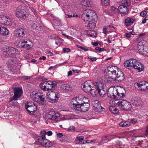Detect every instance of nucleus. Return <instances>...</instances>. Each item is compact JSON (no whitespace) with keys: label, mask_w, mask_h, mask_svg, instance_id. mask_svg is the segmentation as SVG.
I'll return each instance as SVG.
<instances>
[{"label":"nucleus","mask_w":148,"mask_h":148,"mask_svg":"<svg viewBox=\"0 0 148 148\" xmlns=\"http://www.w3.org/2000/svg\"><path fill=\"white\" fill-rule=\"evenodd\" d=\"M104 84L100 82L93 83L92 86L82 88L84 91L87 93H90L92 95H96L98 94L101 97H103L106 93L104 89Z\"/></svg>","instance_id":"obj_1"},{"label":"nucleus","mask_w":148,"mask_h":148,"mask_svg":"<svg viewBox=\"0 0 148 148\" xmlns=\"http://www.w3.org/2000/svg\"><path fill=\"white\" fill-rule=\"evenodd\" d=\"M124 65L125 67L128 69L130 68V67H132L137 69L139 72L142 71L144 68L143 65L135 59H131L126 60L124 63Z\"/></svg>","instance_id":"obj_2"},{"label":"nucleus","mask_w":148,"mask_h":148,"mask_svg":"<svg viewBox=\"0 0 148 148\" xmlns=\"http://www.w3.org/2000/svg\"><path fill=\"white\" fill-rule=\"evenodd\" d=\"M15 58L9 59L7 61L6 64L9 69L12 73H16V71L20 67V63H18Z\"/></svg>","instance_id":"obj_3"},{"label":"nucleus","mask_w":148,"mask_h":148,"mask_svg":"<svg viewBox=\"0 0 148 148\" xmlns=\"http://www.w3.org/2000/svg\"><path fill=\"white\" fill-rule=\"evenodd\" d=\"M82 18L84 21L90 20H97L96 13L94 11L90 10H86L84 11L82 15Z\"/></svg>","instance_id":"obj_4"},{"label":"nucleus","mask_w":148,"mask_h":148,"mask_svg":"<svg viewBox=\"0 0 148 148\" xmlns=\"http://www.w3.org/2000/svg\"><path fill=\"white\" fill-rule=\"evenodd\" d=\"M3 51L4 52V54L8 56L14 58L17 54L19 53L18 50L12 47L8 46H4L3 47Z\"/></svg>","instance_id":"obj_5"},{"label":"nucleus","mask_w":148,"mask_h":148,"mask_svg":"<svg viewBox=\"0 0 148 148\" xmlns=\"http://www.w3.org/2000/svg\"><path fill=\"white\" fill-rule=\"evenodd\" d=\"M116 106H118L122 109L125 111H130L132 108L131 105L128 101L120 100L115 102Z\"/></svg>","instance_id":"obj_6"},{"label":"nucleus","mask_w":148,"mask_h":148,"mask_svg":"<svg viewBox=\"0 0 148 148\" xmlns=\"http://www.w3.org/2000/svg\"><path fill=\"white\" fill-rule=\"evenodd\" d=\"M38 93L33 92L31 94V98L35 101L42 105L45 103V96L43 95H39Z\"/></svg>","instance_id":"obj_7"},{"label":"nucleus","mask_w":148,"mask_h":148,"mask_svg":"<svg viewBox=\"0 0 148 148\" xmlns=\"http://www.w3.org/2000/svg\"><path fill=\"white\" fill-rule=\"evenodd\" d=\"M56 86V83L55 82H53L51 81L45 82L40 84V87L41 88L45 91L51 90L52 88L55 87Z\"/></svg>","instance_id":"obj_8"},{"label":"nucleus","mask_w":148,"mask_h":148,"mask_svg":"<svg viewBox=\"0 0 148 148\" xmlns=\"http://www.w3.org/2000/svg\"><path fill=\"white\" fill-rule=\"evenodd\" d=\"M134 86L138 90L143 91L148 89V82L143 81L134 84Z\"/></svg>","instance_id":"obj_9"},{"label":"nucleus","mask_w":148,"mask_h":148,"mask_svg":"<svg viewBox=\"0 0 148 148\" xmlns=\"http://www.w3.org/2000/svg\"><path fill=\"white\" fill-rule=\"evenodd\" d=\"M59 97V93L57 92H48L47 95V100L50 102L53 103L58 100Z\"/></svg>","instance_id":"obj_10"},{"label":"nucleus","mask_w":148,"mask_h":148,"mask_svg":"<svg viewBox=\"0 0 148 148\" xmlns=\"http://www.w3.org/2000/svg\"><path fill=\"white\" fill-rule=\"evenodd\" d=\"M38 143L43 147H51L52 146V143L48 140L46 138H42L40 136L36 138Z\"/></svg>","instance_id":"obj_11"},{"label":"nucleus","mask_w":148,"mask_h":148,"mask_svg":"<svg viewBox=\"0 0 148 148\" xmlns=\"http://www.w3.org/2000/svg\"><path fill=\"white\" fill-rule=\"evenodd\" d=\"M111 78L113 81H121L124 79V77L123 73L121 71H116V73L114 76H111Z\"/></svg>","instance_id":"obj_12"},{"label":"nucleus","mask_w":148,"mask_h":148,"mask_svg":"<svg viewBox=\"0 0 148 148\" xmlns=\"http://www.w3.org/2000/svg\"><path fill=\"white\" fill-rule=\"evenodd\" d=\"M117 93L116 87H111L108 90L107 95L111 98L114 99L118 98Z\"/></svg>","instance_id":"obj_13"},{"label":"nucleus","mask_w":148,"mask_h":148,"mask_svg":"<svg viewBox=\"0 0 148 148\" xmlns=\"http://www.w3.org/2000/svg\"><path fill=\"white\" fill-rule=\"evenodd\" d=\"M14 94L13 96V99L16 100L17 99L20 98L22 94V88L20 87H16L14 90Z\"/></svg>","instance_id":"obj_14"},{"label":"nucleus","mask_w":148,"mask_h":148,"mask_svg":"<svg viewBox=\"0 0 148 148\" xmlns=\"http://www.w3.org/2000/svg\"><path fill=\"white\" fill-rule=\"evenodd\" d=\"M47 116L48 119L51 120H54L60 116V114L56 112L51 111L48 113Z\"/></svg>","instance_id":"obj_15"},{"label":"nucleus","mask_w":148,"mask_h":148,"mask_svg":"<svg viewBox=\"0 0 148 148\" xmlns=\"http://www.w3.org/2000/svg\"><path fill=\"white\" fill-rule=\"evenodd\" d=\"M146 45H147L146 41L144 40H141L139 42L138 44L137 47L139 52L141 54H145L143 51L145 46Z\"/></svg>","instance_id":"obj_16"},{"label":"nucleus","mask_w":148,"mask_h":148,"mask_svg":"<svg viewBox=\"0 0 148 148\" xmlns=\"http://www.w3.org/2000/svg\"><path fill=\"white\" fill-rule=\"evenodd\" d=\"M93 106L96 112H101L105 110L104 108L101 106L100 102L98 101H95Z\"/></svg>","instance_id":"obj_17"},{"label":"nucleus","mask_w":148,"mask_h":148,"mask_svg":"<svg viewBox=\"0 0 148 148\" xmlns=\"http://www.w3.org/2000/svg\"><path fill=\"white\" fill-rule=\"evenodd\" d=\"M118 12L120 13L124 14H127L128 13V9L125 5H121L118 8Z\"/></svg>","instance_id":"obj_18"},{"label":"nucleus","mask_w":148,"mask_h":148,"mask_svg":"<svg viewBox=\"0 0 148 148\" xmlns=\"http://www.w3.org/2000/svg\"><path fill=\"white\" fill-rule=\"evenodd\" d=\"M10 19L7 16L2 15L0 16V21L3 24L6 26L9 25L10 23Z\"/></svg>","instance_id":"obj_19"},{"label":"nucleus","mask_w":148,"mask_h":148,"mask_svg":"<svg viewBox=\"0 0 148 148\" xmlns=\"http://www.w3.org/2000/svg\"><path fill=\"white\" fill-rule=\"evenodd\" d=\"M97 20H90V19L88 21H86L85 23V26L89 28L93 29L96 26V23Z\"/></svg>","instance_id":"obj_20"},{"label":"nucleus","mask_w":148,"mask_h":148,"mask_svg":"<svg viewBox=\"0 0 148 148\" xmlns=\"http://www.w3.org/2000/svg\"><path fill=\"white\" fill-rule=\"evenodd\" d=\"M26 32V29L22 28H19L14 32L16 36L18 37H23Z\"/></svg>","instance_id":"obj_21"},{"label":"nucleus","mask_w":148,"mask_h":148,"mask_svg":"<svg viewBox=\"0 0 148 148\" xmlns=\"http://www.w3.org/2000/svg\"><path fill=\"white\" fill-rule=\"evenodd\" d=\"M118 97H123L125 96L124 94L125 90L123 87L119 86L116 87Z\"/></svg>","instance_id":"obj_22"},{"label":"nucleus","mask_w":148,"mask_h":148,"mask_svg":"<svg viewBox=\"0 0 148 148\" xmlns=\"http://www.w3.org/2000/svg\"><path fill=\"white\" fill-rule=\"evenodd\" d=\"M132 104L137 106H141L143 104L141 100L137 97L133 98L132 100Z\"/></svg>","instance_id":"obj_23"},{"label":"nucleus","mask_w":148,"mask_h":148,"mask_svg":"<svg viewBox=\"0 0 148 148\" xmlns=\"http://www.w3.org/2000/svg\"><path fill=\"white\" fill-rule=\"evenodd\" d=\"M135 19L130 17H127L125 20V25L126 26H131L135 21Z\"/></svg>","instance_id":"obj_24"},{"label":"nucleus","mask_w":148,"mask_h":148,"mask_svg":"<svg viewBox=\"0 0 148 148\" xmlns=\"http://www.w3.org/2000/svg\"><path fill=\"white\" fill-rule=\"evenodd\" d=\"M37 106L34 104L29 107L27 110L30 114H34L35 112L37 110Z\"/></svg>","instance_id":"obj_25"},{"label":"nucleus","mask_w":148,"mask_h":148,"mask_svg":"<svg viewBox=\"0 0 148 148\" xmlns=\"http://www.w3.org/2000/svg\"><path fill=\"white\" fill-rule=\"evenodd\" d=\"M108 70L109 74H110V73H111L112 75L111 76H114L115 74L116 73V71H118V70L116 68L113 66L108 67Z\"/></svg>","instance_id":"obj_26"},{"label":"nucleus","mask_w":148,"mask_h":148,"mask_svg":"<svg viewBox=\"0 0 148 148\" xmlns=\"http://www.w3.org/2000/svg\"><path fill=\"white\" fill-rule=\"evenodd\" d=\"M61 88L63 92L71 91L72 90V87L70 85L66 84L62 85L61 86Z\"/></svg>","instance_id":"obj_27"},{"label":"nucleus","mask_w":148,"mask_h":148,"mask_svg":"<svg viewBox=\"0 0 148 148\" xmlns=\"http://www.w3.org/2000/svg\"><path fill=\"white\" fill-rule=\"evenodd\" d=\"M26 13L25 10H23V11L20 12L16 13V15L17 17L25 18L26 17Z\"/></svg>","instance_id":"obj_28"},{"label":"nucleus","mask_w":148,"mask_h":148,"mask_svg":"<svg viewBox=\"0 0 148 148\" xmlns=\"http://www.w3.org/2000/svg\"><path fill=\"white\" fill-rule=\"evenodd\" d=\"M110 112L113 114H118L119 111L118 109L114 106H110L109 108Z\"/></svg>","instance_id":"obj_29"},{"label":"nucleus","mask_w":148,"mask_h":148,"mask_svg":"<svg viewBox=\"0 0 148 148\" xmlns=\"http://www.w3.org/2000/svg\"><path fill=\"white\" fill-rule=\"evenodd\" d=\"M83 97L82 95H78L75 98L73 99V100H75L76 102V103H79V104H82L83 103V100H82Z\"/></svg>","instance_id":"obj_30"},{"label":"nucleus","mask_w":148,"mask_h":148,"mask_svg":"<svg viewBox=\"0 0 148 148\" xmlns=\"http://www.w3.org/2000/svg\"><path fill=\"white\" fill-rule=\"evenodd\" d=\"M90 105L89 103L81 104V112H85L88 110V108L90 107Z\"/></svg>","instance_id":"obj_31"},{"label":"nucleus","mask_w":148,"mask_h":148,"mask_svg":"<svg viewBox=\"0 0 148 148\" xmlns=\"http://www.w3.org/2000/svg\"><path fill=\"white\" fill-rule=\"evenodd\" d=\"M21 47L25 48L26 49H29L30 47V45L27 44V42L25 40H23L21 41Z\"/></svg>","instance_id":"obj_32"},{"label":"nucleus","mask_w":148,"mask_h":148,"mask_svg":"<svg viewBox=\"0 0 148 148\" xmlns=\"http://www.w3.org/2000/svg\"><path fill=\"white\" fill-rule=\"evenodd\" d=\"M9 33L8 29L4 27H2L1 29H0V34L3 35H8Z\"/></svg>","instance_id":"obj_33"},{"label":"nucleus","mask_w":148,"mask_h":148,"mask_svg":"<svg viewBox=\"0 0 148 148\" xmlns=\"http://www.w3.org/2000/svg\"><path fill=\"white\" fill-rule=\"evenodd\" d=\"M90 0H82L80 2V4L85 6L89 7L90 5Z\"/></svg>","instance_id":"obj_34"},{"label":"nucleus","mask_w":148,"mask_h":148,"mask_svg":"<svg viewBox=\"0 0 148 148\" xmlns=\"http://www.w3.org/2000/svg\"><path fill=\"white\" fill-rule=\"evenodd\" d=\"M73 105L74 108L75 110L81 111V104L75 103H74Z\"/></svg>","instance_id":"obj_35"},{"label":"nucleus","mask_w":148,"mask_h":148,"mask_svg":"<svg viewBox=\"0 0 148 148\" xmlns=\"http://www.w3.org/2000/svg\"><path fill=\"white\" fill-rule=\"evenodd\" d=\"M130 123L129 122L126 121L121 122L119 124V125L122 127H127L130 126Z\"/></svg>","instance_id":"obj_36"},{"label":"nucleus","mask_w":148,"mask_h":148,"mask_svg":"<svg viewBox=\"0 0 148 148\" xmlns=\"http://www.w3.org/2000/svg\"><path fill=\"white\" fill-rule=\"evenodd\" d=\"M92 81L90 80H88L87 81L85 82L83 85V87L84 88L88 86H92Z\"/></svg>","instance_id":"obj_37"},{"label":"nucleus","mask_w":148,"mask_h":148,"mask_svg":"<svg viewBox=\"0 0 148 148\" xmlns=\"http://www.w3.org/2000/svg\"><path fill=\"white\" fill-rule=\"evenodd\" d=\"M48 37L49 39H54L55 40H57L58 39H60L61 41H62V38H60L58 36H56L54 35H52L51 34H49L48 35Z\"/></svg>","instance_id":"obj_38"},{"label":"nucleus","mask_w":148,"mask_h":148,"mask_svg":"<svg viewBox=\"0 0 148 148\" xmlns=\"http://www.w3.org/2000/svg\"><path fill=\"white\" fill-rule=\"evenodd\" d=\"M101 3L104 6H108L110 4V1L109 0H101Z\"/></svg>","instance_id":"obj_39"},{"label":"nucleus","mask_w":148,"mask_h":148,"mask_svg":"<svg viewBox=\"0 0 148 148\" xmlns=\"http://www.w3.org/2000/svg\"><path fill=\"white\" fill-rule=\"evenodd\" d=\"M32 27L33 29H37L39 30V29H40L41 27H42L39 25H37L36 24L34 23L32 25Z\"/></svg>","instance_id":"obj_40"},{"label":"nucleus","mask_w":148,"mask_h":148,"mask_svg":"<svg viewBox=\"0 0 148 148\" xmlns=\"http://www.w3.org/2000/svg\"><path fill=\"white\" fill-rule=\"evenodd\" d=\"M89 35L91 37H96L97 34V33L94 31H91L89 33Z\"/></svg>","instance_id":"obj_41"},{"label":"nucleus","mask_w":148,"mask_h":148,"mask_svg":"<svg viewBox=\"0 0 148 148\" xmlns=\"http://www.w3.org/2000/svg\"><path fill=\"white\" fill-rule=\"evenodd\" d=\"M34 104L33 102H28L25 105V108L27 110V108H28L29 107H30L31 106H32L33 105H34Z\"/></svg>","instance_id":"obj_42"},{"label":"nucleus","mask_w":148,"mask_h":148,"mask_svg":"<svg viewBox=\"0 0 148 148\" xmlns=\"http://www.w3.org/2000/svg\"><path fill=\"white\" fill-rule=\"evenodd\" d=\"M148 44L146 45L145 46V47L143 51H144V52L145 53V54H142L143 55H147L148 54V46H147Z\"/></svg>","instance_id":"obj_43"},{"label":"nucleus","mask_w":148,"mask_h":148,"mask_svg":"<svg viewBox=\"0 0 148 148\" xmlns=\"http://www.w3.org/2000/svg\"><path fill=\"white\" fill-rule=\"evenodd\" d=\"M123 4H124V5L126 6V7L129 6L130 5V3L129 0H125L122 1Z\"/></svg>","instance_id":"obj_44"},{"label":"nucleus","mask_w":148,"mask_h":148,"mask_svg":"<svg viewBox=\"0 0 148 148\" xmlns=\"http://www.w3.org/2000/svg\"><path fill=\"white\" fill-rule=\"evenodd\" d=\"M46 134V131L44 130H42L41 131V136H40L41 137V138H45V136Z\"/></svg>","instance_id":"obj_45"},{"label":"nucleus","mask_w":148,"mask_h":148,"mask_svg":"<svg viewBox=\"0 0 148 148\" xmlns=\"http://www.w3.org/2000/svg\"><path fill=\"white\" fill-rule=\"evenodd\" d=\"M82 100H83V103L84 104L87 103H89V100L88 98H84L83 97Z\"/></svg>","instance_id":"obj_46"},{"label":"nucleus","mask_w":148,"mask_h":148,"mask_svg":"<svg viewBox=\"0 0 148 148\" xmlns=\"http://www.w3.org/2000/svg\"><path fill=\"white\" fill-rule=\"evenodd\" d=\"M30 78V77L28 76H23L19 77L20 79H24L25 80L29 79Z\"/></svg>","instance_id":"obj_47"},{"label":"nucleus","mask_w":148,"mask_h":148,"mask_svg":"<svg viewBox=\"0 0 148 148\" xmlns=\"http://www.w3.org/2000/svg\"><path fill=\"white\" fill-rule=\"evenodd\" d=\"M108 140V137L107 136H105L102 137L101 139V141L102 142H105Z\"/></svg>","instance_id":"obj_48"},{"label":"nucleus","mask_w":148,"mask_h":148,"mask_svg":"<svg viewBox=\"0 0 148 148\" xmlns=\"http://www.w3.org/2000/svg\"><path fill=\"white\" fill-rule=\"evenodd\" d=\"M23 10L22 9V7L20 6H18L16 8V13L18 12H20L23 11Z\"/></svg>","instance_id":"obj_49"},{"label":"nucleus","mask_w":148,"mask_h":148,"mask_svg":"<svg viewBox=\"0 0 148 148\" xmlns=\"http://www.w3.org/2000/svg\"><path fill=\"white\" fill-rule=\"evenodd\" d=\"M147 12L146 11H142L140 13V15L143 17H144L147 15Z\"/></svg>","instance_id":"obj_50"},{"label":"nucleus","mask_w":148,"mask_h":148,"mask_svg":"<svg viewBox=\"0 0 148 148\" xmlns=\"http://www.w3.org/2000/svg\"><path fill=\"white\" fill-rule=\"evenodd\" d=\"M95 49L96 50L98 51L99 52H101L104 51H106V49L103 48H100L99 47H96Z\"/></svg>","instance_id":"obj_51"},{"label":"nucleus","mask_w":148,"mask_h":148,"mask_svg":"<svg viewBox=\"0 0 148 148\" xmlns=\"http://www.w3.org/2000/svg\"><path fill=\"white\" fill-rule=\"evenodd\" d=\"M63 51L64 53L69 52L70 51V49L68 48H64L63 49Z\"/></svg>","instance_id":"obj_52"},{"label":"nucleus","mask_w":148,"mask_h":148,"mask_svg":"<svg viewBox=\"0 0 148 148\" xmlns=\"http://www.w3.org/2000/svg\"><path fill=\"white\" fill-rule=\"evenodd\" d=\"M77 47L81 49L82 50H84L85 51H88V49L85 48H84V47H83L81 46H79V45H77Z\"/></svg>","instance_id":"obj_53"},{"label":"nucleus","mask_w":148,"mask_h":148,"mask_svg":"<svg viewBox=\"0 0 148 148\" xmlns=\"http://www.w3.org/2000/svg\"><path fill=\"white\" fill-rule=\"evenodd\" d=\"M88 58L91 61H95L97 60V58H92L91 56L89 57Z\"/></svg>","instance_id":"obj_54"},{"label":"nucleus","mask_w":148,"mask_h":148,"mask_svg":"<svg viewBox=\"0 0 148 148\" xmlns=\"http://www.w3.org/2000/svg\"><path fill=\"white\" fill-rule=\"evenodd\" d=\"M46 53L50 56H53V53L52 52L49 50L46 51Z\"/></svg>","instance_id":"obj_55"},{"label":"nucleus","mask_w":148,"mask_h":148,"mask_svg":"<svg viewBox=\"0 0 148 148\" xmlns=\"http://www.w3.org/2000/svg\"><path fill=\"white\" fill-rule=\"evenodd\" d=\"M130 122L133 124H135L137 122V120L136 119H132L130 121Z\"/></svg>","instance_id":"obj_56"},{"label":"nucleus","mask_w":148,"mask_h":148,"mask_svg":"<svg viewBox=\"0 0 148 148\" xmlns=\"http://www.w3.org/2000/svg\"><path fill=\"white\" fill-rule=\"evenodd\" d=\"M77 139L79 141L83 140L84 138V137L83 136H78L77 137Z\"/></svg>","instance_id":"obj_57"},{"label":"nucleus","mask_w":148,"mask_h":148,"mask_svg":"<svg viewBox=\"0 0 148 148\" xmlns=\"http://www.w3.org/2000/svg\"><path fill=\"white\" fill-rule=\"evenodd\" d=\"M62 34L64 36L66 37L68 39H73V37H72L71 36H69L68 35H67L66 34Z\"/></svg>","instance_id":"obj_58"},{"label":"nucleus","mask_w":148,"mask_h":148,"mask_svg":"<svg viewBox=\"0 0 148 148\" xmlns=\"http://www.w3.org/2000/svg\"><path fill=\"white\" fill-rule=\"evenodd\" d=\"M75 130V127L74 126H70L68 129V130L71 131L74 130Z\"/></svg>","instance_id":"obj_59"},{"label":"nucleus","mask_w":148,"mask_h":148,"mask_svg":"<svg viewBox=\"0 0 148 148\" xmlns=\"http://www.w3.org/2000/svg\"><path fill=\"white\" fill-rule=\"evenodd\" d=\"M116 145L119 146H121L122 145V143L120 141H118L116 142Z\"/></svg>","instance_id":"obj_60"},{"label":"nucleus","mask_w":148,"mask_h":148,"mask_svg":"<svg viewBox=\"0 0 148 148\" xmlns=\"http://www.w3.org/2000/svg\"><path fill=\"white\" fill-rule=\"evenodd\" d=\"M46 134L48 136H50L52 134V132L51 131H49L46 132Z\"/></svg>","instance_id":"obj_61"},{"label":"nucleus","mask_w":148,"mask_h":148,"mask_svg":"<svg viewBox=\"0 0 148 148\" xmlns=\"http://www.w3.org/2000/svg\"><path fill=\"white\" fill-rule=\"evenodd\" d=\"M88 140H84L83 142H79V143H81V144H85L86 143H89L90 142H89L88 141Z\"/></svg>","instance_id":"obj_62"},{"label":"nucleus","mask_w":148,"mask_h":148,"mask_svg":"<svg viewBox=\"0 0 148 148\" xmlns=\"http://www.w3.org/2000/svg\"><path fill=\"white\" fill-rule=\"evenodd\" d=\"M98 44L99 43H98V42H97L92 43V45L95 46H97Z\"/></svg>","instance_id":"obj_63"},{"label":"nucleus","mask_w":148,"mask_h":148,"mask_svg":"<svg viewBox=\"0 0 148 148\" xmlns=\"http://www.w3.org/2000/svg\"><path fill=\"white\" fill-rule=\"evenodd\" d=\"M31 61L32 62H33L34 63H35V64L37 63L38 62L37 60L34 59H32L31 60Z\"/></svg>","instance_id":"obj_64"}]
</instances>
